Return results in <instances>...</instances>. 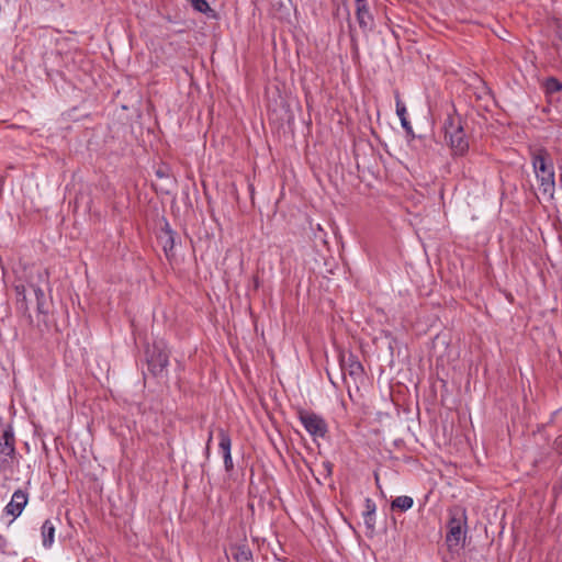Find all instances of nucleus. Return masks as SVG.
Masks as SVG:
<instances>
[{
	"label": "nucleus",
	"mask_w": 562,
	"mask_h": 562,
	"mask_svg": "<svg viewBox=\"0 0 562 562\" xmlns=\"http://www.w3.org/2000/svg\"><path fill=\"white\" fill-rule=\"evenodd\" d=\"M355 2H356V7L361 5V4H364V5L368 4L367 0H355Z\"/></svg>",
	"instance_id": "27"
},
{
	"label": "nucleus",
	"mask_w": 562,
	"mask_h": 562,
	"mask_svg": "<svg viewBox=\"0 0 562 562\" xmlns=\"http://www.w3.org/2000/svg\"><path fill=\"white\" fill-rule=\"evenodd\" d=\"M442 130L451 157L456 159L467 156L470 149L469 137L464 131V121L454 105H452V112L447 114Z\"/></svg>",
	"instance_id": "2"
},
{
	"label": "nucleus",
	"mask_w": 562,
	"mask_h": 562,
	"mask_svg": "<svg viewBox=\"0 0 562 562\" xmlns=\"http://www.w3.org/2000/svg\"><path fill=\"white\" fill-rule=\"evenodd\" d=\"M30 286L33 289L35 294L37 314L47 317L49 314V303L44 291L36 284H31Z\"/></svg>",
	"instance_id": "12"
},
{
	"label": "nucleus",
	"mask_w": 562,
	"mask_h": 562,
	"mask_svg": "<svg viewBox=\"0 0 562 562\" xmlns=\"http://www.w3.org/2000/svg\"><path fill=\"white\" fill-rule=\"evenodd\" d=\"M255 289H258L260 286V280L258 276L252 277Z\"/></svg>",
	"instance_id": "25"
},
{
	"label": "nucleus",
	"mask_w": 562,
	"mask_h": 562,
	"mask_svg": "<svg viewBox=\"0 0 562 562\" xmlns=\"http://www.w3.org/2000/svg\"><path fill=\"white\" fill-rule=\"evenodd\" d=\"M467 513L465 509L456 507L449 510L447 544L458 547L465 535Z\"/></svg>",
	"instance_id": "4"
},
{
	"label": "nucleus",
	"mask_w": 562,
	"mask_h": 562,
	"mask_svg": "<svg viewBox=\"0 0 562 562\" xmlns=\"http://www.w3.org/2000/svg\"><path fill=\"white\" fill-rule=\"evenodd\" d=\"M231 552L235 562H252L251 551L246 546H234L232 547Z\"/></svg>",
	"instance_id": "15"
},
{
	"label": "nucleus",
	"mask_w": 562,
	"mask_h": 562,
	"mask_svg": "<svg viewBox=\"0 0 562 562\" xmlns=\"http://www.w3.org/2000/svg\"><path fill=\"white\" fill-rule=\"evenodd\" d=\"M38 279L48 283V280H49V272H48V270L47 269H43V270L38 271Z\"/></svg>",
	"instance_id": "23"
},
{
	"label": "nucleus",
	"mask_w": 562,
	"mask_h": 562,
	"mask_svg": "<svg viewBox=\"0 0 562 562\" xmlns=\"http://www.w3.org/2000/svg\"><path fill=\"white\" fill-rule=\"evenodd\" d=\"M217 437L218 451L223 457L225 471L229 473L234 470V461L232 458V438L228 431L223 428L217 430Z\"/></svg>",
	"instance_id": "8"
},
{
	"label": "nucleus",
	"mask_w": 562,
	"mask_h": 562,
	"mask_svg": "<svg viewBox=\"0 0 562 562\" xmlns=\"http://www.w3.org/2000/svg\"><path fill=\"white\" fill-rule=\"evenodd\" d=\"M375 504L370 498L366 499V512L363 514L364 516V522L368 527L373 528L374 527V514H375Z\"/></svg>",
	"instance_id": "17"
},
{
	"label": "nucleus",
	"mask_w": 562,
	"mask_h": 562,
	"mask_svg": "<svg viewBox=\"0 0 562 562\" xmlns=\"http://www.w3.org/2000/svg\"><path fill=\"white\" fill-rule=\"evenodd\" d=\"M192 9L199 13L204 14L209 19H217V12L212 9L206 0H187Z\"/></svg>",
	"instance_id": "13"
},
{
	"label": "nucleus",
	"mask_w": 562,
	"mask_h": 562,
	"mask_svg": "<svg viewBox=\"0 0 562 562\" xmlns=\"http://www.w3.org/2000/svg\"><path fill=\"white\" fill-rule=\"evenodd\" d=\"M16 300L21 297L22 295L26 294V286L23 283H16L13 286Z\"/></svg>",
	"instance_id": "22"
},
{
	"label": "nucleus",
	"mask_w": 562,
	"mask_h": 562,
	"mask_svg": "<svg viewBox=\"0 0 562 562\" xmlns=\"http://www.w3.org/2000/svg\"><path fill=\"white\" fill-rule=\"evenodd\" d=\"M297 416L301 424L311 436L324 437L327 434V424L319 415L299 408Z\"/></svg>",
	"instance_id": "6"
},
{
	"label": "nucleus",
	"mask_w": 562,
	"mask_h": 562,
	"mask_svg": "<svg viewBox=\"0 0 562 562\" xmlns=\"http://www.w3.org/2000/svg\"><path fill=\"white\" fill-rule=\"evenodd\" d=\"M16 306L24 314L27 315V317L31 319L30 308L26 300V294L22 295L16 300Z\"/></svg>",
	"instance_id": "20"
},
{
	"label": "nucleus",
	"mask_w": 562,
	"mask_h": 562,
	"mask_svg": "<svg viewBox=\"0 0 562 562\" xmlns=\"http://www.w3.org/2000/svg\"><path fill=\"white\" fill-rule=\"evenodd\" d=\"M342 379L346 386L363 384L366 373L363 366L356 356L349 355L347 360L341 361Z\"/></svg>",
	"instance_id": "5"
},
{
	"label": "nucleus",
	"mask_w": 562,
	"mask_h": 562,
	"mask_svg": "<svg viewBox=\"0 0 562 562\" xmlns=\"http://www.w3.org/2000/svg\"><path fill=\"white\" fill-rule=\"evenodd\" d=\"M212 439H213V434L211 431L209 435V438H207V442H206V453H209V451H210V445L212 442Z\"/></svg>",
	"instance_id": "26"
},
{
	"label": "nucleus",
	"mask_w": 562,
	"mask_h": 562,
	"mask_svg": "<svg viewBox=\"0 0 562 562\" xmlns=\"http://www.w3.org/2000/svg\"><path fill=\"white\" fill-rule=\"evenodd\" d=\"M0 540H3L2 536L0 535Z\"/></svg>",
	"instance_id": "31"
},
{
	"label": "nucleus",
	"mask_w": 562,
	"mask_h": 562,
	"mask_svg": "<svg viewBox=\"0 0 562 562\" xmlns=\"http://www.w3.org/2000/svg\"><path fill=\"white\" fill-rule=\"evenodd\" d=\"M55 525L50 519H46L41 527L42 544L45 549H50L55 542Z\"/></svg>",
	"instance_id": "11"
},
{
	"label": "nucleus",
	"mask_w": 562,
	"mask_h": 562,
	"mask_svg": "<svg viewBox=\"0 0 562 562\" xmlns=\"http://www.w3.org/2000/svg\"><path fill=\"white\" fill-rule=\"evenodd\" d=\"M177 233L171 229L169 223L166 221L158 235V239L162 246L167 259L175 257L173 248L176 245Z\"/></svg>",
	"instance_id": "9"
},
{
	"label": "nucleus",
	"mask_w": 562,
	"mask_h": 562,
	"mask_svg": "<svg viewBox=\"0 0 562 562\" xmlns=\"http://www.w3.org/2000/svg\"><path fill=\"white\" fill-rule=\"evenodd\" d=\"M381 335V339H384L386 344L389 350V358L390 361L392 362L394 358V346L397 344V339L390 330H382Z\"/></svg>",
	"instance_id": "18"
},
{
	"label": "nucleus",
	"mask_w": 562,
	"mask_h": 562,
	"mask_svg": "<svg viewBox=\"0 0 562 562\" xmlns=\"http://www.w3.org/2000/svg\"><path fill=\"white\" fill-rule=\"evenodd\" d=\"M401 125H402L403 130L405 131L407 137L415 138L413 127L407 119H404L403 122H401Z\"/></svg>",
	"instance_id": "21"
},
{
	"label": "nucleus",
	"mask_w": 562,
	"mask_h": 562,
	"mask_svg": "<svg viewBox=\"0 0 562 562\" xmlns=\"http://www.w3.org/2000/svg\"><path fill=\"white\" fill-rule=\"evenodd\" d=\"M249 190H250V194H251V198L254 196V193H255V188L252 184H249Z\"/></svg>",
	"instance_id": "29"
},
{
	"label": "nucleus",
	"mask_w": 562,
	"mask_h": 562,
	"mask_svg": "<svg viewBox=\"0 0 562 562\" xmlns=\"http://www.w3.org/2000/svg\"><path fill=\"white\" fill-rule=\"evenodd\" d=\"M147 369L157 379L158 383L168 384L167 367L169 364L170 350L164 340H155L146 350Z\"/></svg>",
	"instance_id": "3"
},
{
	"label": "nucleus",
	"mask_w": 562,
	"mask_h": 562,
	"mask_svg": "<svg viewBox=\"0 0 562 562\" xmlns=\"http://www.w3.org/2000/svg\"><path fill=\"white\" fill-rule=\"evenodd\" d=\"M356 18L359 27L363 31H370L373 26V15L370 13L368 4H361L356 7Z\"/></svg>",
	"instance_id": "10"
},
{
	"label": "nucleus",
	"mask_w": 562,
	"mask_h": 562,
	"mask_svg": "<svg viewBox=\"0 0 562 562\" xmlns=\"http://www.w3.org/2000/svg\"><path fill=\"white\" fill-rule=\"evenodd\" d=\"M413 505L414 499L407 495L397 496L391 503L392 509H400L401 512L411 509Z\"/></svg>",
	"instance_id": "16"
},
{
	"label": "nucleus",
	"mask_w": 562,
	"mask_h": 562,
	"mask_svg": "<svg viewBox=\"0 0 562 562\" xmlns=\"http://www.w3.org/2000/svg\"><path fill=\"white\" fill-rule=\"evenodd\" d=\"M396 386H404V384L402 382H398Z\"/></svg>",
	"instance_id": "30"
},
{
	"label": "nucleus",
	"mask_w": 562,
	"mask_h": 562,
	"mask_svg": "<svg viewBox=\"0 0 562 562\" xmlns=\"http://www.w3.org/2000/svg\"><path fill=\"white\" fill-rule=\"evenodd\" d=\"M395 108H396V114L401 122H403L404 119H407L406 105L402 101L398 92L395 93Z\"/></svg>",
	"instance_id": "19"
},
{
	"label": "nucleus",
	"mask_w": 562,
	"mask_h": 562,
	"mask_svg": "<svg viewBox=\"0 0 562 562\" xmlns=\"http://www.w3.org/2000/svg\"><path fill=\"white\" fill-rule=\"evenodd\" d=\"M530 161L539 191L546 199H552L555 192V172L550 153L543 147L535 148L530 151Z\"/></svg>",
	"instance_id": "1"
},
{
	"label": "nucleus",
	"mask_w": 562,
	"mask_h": 562,
	"mask_svg": "<svg viewBox=\"0 0 562 562\" xmlns=\"http://www.w3.org/2000/svg\"><path fill=\"white\" fill-rule=\"evenodd\" d=\"M29 503V493L26 490L18 488L11 496L10 502L4 507V513L16 519Z\"/></svg>",
	"instance_id": "7"
},
{
	"label": "nucleus",
	"mask_w": 562,
	"mask_h": 562,
	"mask_svg": "<svg viewBox=\"0 0 562 562\" xmlns=\"http://www.w3.org/2000/svg\"><path fill=\"white\" fill-rule=\"evenodd\" d=\"M553 447L557 451L562 452V435L558 436L553 442Z\"/></svg>",
	"instance_id": "24"
},
{
	"label": "nucleus",
	"mask_w": 562,
	"mask_h": 562,
	"mask_svg": "<svg viewBox=\"0 0 562 562\" xmlns=\"http://www.w3.org/2000/svg\"><path fill=\"white\" fill-rule=\"evenodd\" d=\"M156 176H157L158 178H162V177H165V172H164L161 169H158V170L156 171Z\"/></svg>",
	"instance_id": "28"
},
{
	"label": "nucleus",
	"mask_w": 562,
	"mask_h": 562,
	"mask_svg": "<svg viewBox=\"0 0 562 562\" xmlns=\"http://www.w3.org/2000/svg\"><path fill=\"white\" fill-rule=\"evenodd\" d=\"M542 88L548 101L550 102L553 94L562 90V81L559 80L557 77H548L543 81Z\"/></svg>",
	"instance_id": "14"
}]
</instances>
